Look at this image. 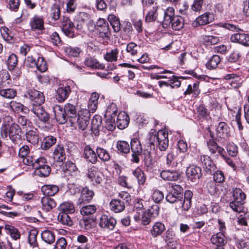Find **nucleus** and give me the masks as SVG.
<instances>
[{
  "label": "nucleus",
  "mask_w": 249,
  "mask_h": 249,
  "mask_svg": "<svg viewBox=\"0 0 249 249\" xmlns=\"http://www.w3.org/2000/svg\"><path fill=\"white\" fill-rule=\"evenodd\" d=\"M56 142V139L52 136L45 137L42 142L41 147L43 150H47L54 144Z\"/></svg>",
  "instance_id": "obj_41"
},
{
  "label": "nucleus",
  "mask_w": 249,
  "mask_h": 249,
  "mask_svg": "<svg viewBox=\"0 0 249 249\" xmlns=\"http://www.w3.org/2000/svg\"><path fill=\"white\" fill-rule=\"evenodd\" d=\"M97 206L93 204H89L82 206L80 209V213L83 215H93L97 211Z\"/></svg>",
  "instance_id": "obj_43"
},
{
  "label": "nucleus",
  "mask_w": 249,
  "mask_h": 249,
  "mask_svg": "<svg viewBox=\"0 0 249 249\" xmlns=\"http://www.w3.org/2000/svg\"><path fill=\"white\" fill-rule=\"evenodd\" d=\"M199 84L196 82L193 85L190 84L188 86L187 89L184 91L185 95L193 94V96L196 97L200 93V90L199 89Z\"/></svg>",
  "instance_id": "obj_40"
},
{
  "label": "nucleus",
  "mask_w": 249,
  "mask_h": 249,
  "mask_svg": "<svg viewBox=\"0 0 249 249\" xmlns=\"http://www.w3.org/2000/svg\"><path fill=\"white\" fill-rule=\"evenodd\" d=\"M147 143L149 144L151 148L154 149L156 145L160 151H165L169 145L168 133L162 130L157 132L151 129L149 133Z\"/></svg>",
  "instance_id": "obj_2"
},
{
  "label": "nucleus",
  "mask_w": 249,
  "mask_h": 249,
  "mask_svg": "<svg viewBox=\"0 0 249 249\" xmlns=\"http://www.w3.org/2000/svg\"><path fill=\"white\" fill-rule=\"evenodd\" d=\"M129 116L125 112H120L117 118L116 125L120 129L126 127L129 123Z\"/></svg>",
  "instance_id": "obj_23"
},
{
  "label": "nucleus",
  "mask_w": 249,
  "mask_h": 249,
  "mask_svg": "<svg viewBox=\"0 0 249 249\" xmlns=\"http://www.w3.org/2000/svg\"><path fill=\"white\" fill-rule=\"evenodd\" d=\"M170 25L172 28L176 31H179L183 28L184 25V20L182 17L176 16L173 18Z\"/></svg>",
  "instance_id": "obj_38"
},
{
  "label": "nucleus",
  "mask_w": 249,
  "mask_h": 249,
  "mask_svg": "<svg viewBox=\"0 0 249 249\" xmlns=\"http://www.w3.org/2000/svg\"><path fill=\"white\" fill-rule=\"evenodd\" d=\"M200 161L203 168L207 171H211L214 169V164L210 157L207 155H202L200 156Z\"/></svg>",
  "instance_id": "obj_39"
},
{
  "label": "nucleus",
  "mask_w": 249,
  "mask_h": 249,
  "mask_svg": "<svg viewBox=\"0 0 249 249\" xmlns=\"http://www.w3.org/2000/svg\"><path fill=\"white\" fill-rule=\"evenodd\" d=\"M58 221L64 225L71 226L73 224L72 220L68 213H60L57 217Z\"/></svg>",
  "instance_id": "obj_57"
},
{
  "label": "nucleus",
  "mask_w": 249,
  "mask_h": 249,
  "mask_svg": "<svg viewBox=\"0 0 249 249\" xmlns=\"http://www.w3.org/2000/svg\"><path fill=\"white\" fill-rule=\"evenodd\" d=\"M53 111L56 121L60 124H64L68 120V117L64 108L56 105L53 107Z\"/></svg>",
  "instance_id": "obj_14"
},
{
  "label": "nucleus",
  "mask_w": 249,
  "mask_h": 249,
  "mask_svg": "<svg viewBox=\"0 0 249 249\" xmlns=\"http://www.w3.org/2000/svg\"><path fill=\"white\" fill-rule=\"evenodd\" d=\"M37 157L33 155L32 153L30 155L23 158V163L28 166L34 168L36 162L37 161Z\"/></svg>",
  "instance_id": "obj_58"
},
{
  "label": "nucleus",
  "mask_w": 249,
  "mask_h": 249,
  "mask_svg": "<svg viewBox=\"0 0 249 249\" xmlns=\"http://www.w3.org/2000/svg\"><path fill=\"white\" fill-rule=\"evenodd\" d=\"M42 240L48 244H52L55 241V235L53 232L49 230H45L41 234Z\"/></svg>",
  "instance_id": "obj_37"
},
{
  "label": "nucleus",
  "mask_w": 249,
  "mask_h": 249,
  "mask_svg": "<svg viewBox=\"0 0 249 249\" xmlns=\"http://www.w3.org/2000/svg\"><path fill=\"white\" fill-rule=\"evenodd\" d=\"M18 62V57L14 53L9 55L7 60V65L9 71H13L17 65Z\"/></svg>",
  "instance_id": "obj_63"
},
{
  "label": "nucleus",
  "mask_w": 249,
  "mask_h": 249,
  "mask_svg": "<svg viewBox=\"0 0 249 249\" xmlns=\"http://www.w3.org/2000/svg\"><path fill=\"white\" fill-rule=\"evenodd\" d=\"M233 200L241 202L244 203V201L246 198V195L239 188H235L233 191Z\"/></svg>",
  "instance_id": "obj_61"
},
{
  "label": "nucleus",
  "mask_w": 249,
  "mask_h": 249,
  "mask_svg": "<svg viewBox=\"0 0 249 249\" xmlns=\"http://www.w3.org/2000/svg\"><path fill=\"white\" fill-rule=\"evenodd\" d=\"M44 22L42 16L35 15L30 18L29 25L33 31H43L44 30Z\"/></svg>",
  "instance_id": "obj_13"
},
{
  "label": "nucleus",
  "mask_w": 249,
  "mask_h": 249,
  "mask_svg": "<svg viewBox=\"0 0 249 249\" xmlns=\"http://www.w3.org/2000/svg\"><path fill=\"white\" fill-rule=\"evenodd\" d=\"M207 144L208 148L211 154L224 156V149L219 146L213 139L209 140Z\"/></svg>",
  "instance_id": "obj_20"
},
{
  "label": "nucleus",
  "mask_w": 249,
  "mask_h": 249,
  "mask_svg": "<svg viewBox=\"0 0 249 249\" xmlns=\"http://www.w3.org/2000/svg\"><path fill=\"white\" fill-rule=\"evenodd\" d=\"M9 108L16 113L23 112L25 114L29 113L30 109L20 103L16 101H11L8 104Z\"/></svg>",
  "instance_id": "obj_22"
},
{
  "label": "nucleus",
  "mask_w": 249,
  "mask_h": 249,
  "mask_svg": "<svg viewBox=\"0 0 249 249\" xmlns=\"http://www.w3.org/2000/svg\"><path fill=\"white\" fill-rule=\"evenodd\" d=\"M53 164L56 166H61L63 165V162L66 159L65 151L63 146L57 145L55 147L53 152Z\"/></svg>",
  "instance_id": "obj_11"
},
{
  "label": "nucleus",
  "mask_w": 249,
  "mask_h": 249,
  "mask_svg": "<svg viewBox=\"0 0 249 249\" xmlns=\"http://www.w3.org/2000/svg\"><path fill=\"white\" fill-rule=\"evenodd\" d=\"M193 193L190 190L185 191L183 197V189L180 185L173 183L172 190L165 197L167 202L170 203H179L181 205L182 210L188 211L191 207Z\"/></svg>",
  "instance_id": "obj_1"
},
{
  "label": "nucleus",
  "mask_w": 249,
  "mask_h": 249,
  "mask_svg": "<svg viewBox=\"0 0 249 249\" xmlns=\"http://www.w3.org/2000/svg\"><path fill=\"white\" fill-rule=\"evenodd\" d=\"M51 171V169L49 165L44 166L42 167H39V168L36 167L34 174L40 177L45 178L50 175Z\"/></svg>",
  "instance_id": "obj_45"
},
{
  "label": "nucleus",
  "mask_w": 249,
  "mask_h": 249,
  "mask_svg": "<svg viewBox=\"0 0 249 249\" xmlns=\"http://www.w3.org/2000/svg\"><path fill=\"white\" fill-rule=\"evenodd\" d=\"M110 210L115 213L123 212L125 207V202L120 199H113L109 202Z\"/></svg>",
  "instance_id": "obj_25"
},
{
  "label": "nucleus",
  "mask_w": 249,
  "mask_h": 249,
  "mask_svg": "<svg viewBox=\"0 0 249 249\" xmlns=\"http://www.w3.org/2000/svg\"><path fill=\"white\" fill-rule=\"evenodd\" d=\"M99 98V95L97 93L93 92L91 93L88 105V109L91 111V113H94L97 109Z\"/></svg>",
  "instance_id": "obj_32"
},
{
  "label": "nucleus",
  "mask_w": 249,
  "mask_h": 249,
  "mask_svg": "<svg viewBox=\"0 0 249 249\" xmlns=\"http://www.w3.org/2000/svg\"><path fill=\"white\" fill-rule=\"evenodd\" d=\"M212 18L213 15L207 12L197 18L193 24L194 26L206 25L212 21Z\"/></svg>",
  "instance_id": "obj_27"
},
{
  "label": "nucleus",
  "mask_w": 249,
  "mask_h": 249,
  "mask_svg": "<svg viewBox=\"0 0 249 249\" xmlns=\"http://www.w3.org/2000/svg\"><path fill=\"white\" fill-rule=\"evenodd\" d=\"M41 203L43 210L46 212H49L56 206L55 200L49 196L43 197L41 199Z\"/></svg>",
  "instance_id": "obj_33"
},
{
  "label": "nucleus",
  "mask_w": 249,
  "mask_h": 249,
  "mask_svg": "<svg viewBox=\"0 0 249 249\" xmlns=\"http://www.w3.org/2000/svg\"><path fill=\"white\" fill-rule=\"evenodd\" d=\"M31 111L36 115L38 120L42 123H47L50 120L49 114L45 111L42 105L34 106L31 107Z\"/></svg>",
  "instance_id": "obj_9"
},
{
  "label": "nucleus",
  "mask_w": 249,
  "mask_h": 249,
  "mask_svg": "<svg viewBox=\"0 0 249 249\" xmlns=\"http://www.w3.org/2000/svg\"><path fill=\"white\" fill-rule=\"evenodd\" d=\"M83 157L87 161L95 164L98 161L96 150H93L89 145H86L84 149Z\"/></svg>",
  "instance_id": "obj_16"
},
{
  "label": "nucleus",
  "mask_w": 249,
  "mask_h": 249,
  "mask_svg": "<svg viewBox=\"0 0 249 249\" xmlns=\"http://www.w3.org/2000/svg\"><path fill=\"white\" fill-rule=\"evenodd\" d=\"M220 62V56L218 55H213L206 63V66L209 69H214L217 67Z\"/></svg>",
  "instance_id": "obj_52"
},
{
  "label": "nucleus",
  "mask_w": 249,
  "mask_h": 249,
  "mask_svg": "<svg viewBox=\"0 0 249 249\" xmlns=\"http://www.w3.org/2000/svg\"><path fill=\"white\" fill-rule=\"evenodd\" d=\"M102 123V118L100 116L95 115L92 120L91 123V129L93 133L96 134L98 133V130L101 127Z\"/></svg>",
  "instance_id": "obj_48"
},
{
  "label": "nucleus",
  "mask_w": 249,
  "mask_h": 249,
  "mask_svg": "<svg viewBox=\"0 0 249 249\" xmlns=\"http://www.w3.org/2000/svg\"><path fill=\"white\" fill-rule=\"evenodd\" d=\"M157 9L158 6L157 5L153 6L152 9L150 10L146 15L145 20L146 22H152L156 19Z\"/></svg>",
  "instance_id": "obj_62"
},
{
  "label": "nucleus",
  "mask_w": 249,
  "mask_h": 249,
  "mask_svg": "<svg viewBox=\"0 0 249 249\" xmlns=\"http://www.w3.org/2000/svg\"><path fill=\"white\" fill-rule=\"evenodd\" d=\"M116 223L117 221L114 217L105 214L100 218L99 225L103 228L112 230L114 229Z\"/></svg>",
  "instance_id": "obj_15"
},
{
  "label": "nucleus",
  "mask_w": 249,
  "mask_h": 249,
  "mask_svg": "<svg viewBox=\"0 0 249 249\" xmlns=\"http://www.w3.org/2000/svg\"><path fill=\"white\" fill-rule=\"evenodd\" d=\"M59 210L61 213H73L75 212V208L72 203L65 202L61 204L59 206Z\"/></svg>",
  "instance_id": "obj_42"
},
{
  "label": "nucleus",
  "mask_w": 249,
  "mask_h": 249,
  "mask_svg": "<svg viewBox=\"0 0 249 249\" xmlns=\"http://www.w3.org/2000/svg\"><path fill=\"white\" fill-rule=\"evenodd\" d=\"M26 138L27 141L32 144H36L38 142L39 136L36 129L31 130L26 133Z\"/></svg>",
  "instance_id": "obj_44"
},
{
  "label": "nucleus",
  "mask_w": 249,
  "mask_h": 249,
  "mask_svg": "<svg viewBox=\"0 0 249 249\" xmlns=\"http://www.w3.org/2000/svg\"><path fill=\"white\" fill-rule=\"evenodd\" d=\"M118 50L117 48L107 52L104 55V58L108 62H115L117 60Z\"/></svg>",
  "instance_id": "obj_50"
},
{
  "label": "nucleus",
  "mask_w": 249,
  "mask_h": 249,
  "mask_svg": "<svg viewBox=\"0 0 249 249\" xmlns=\"http://www.w3.org/2000/svg\"><path fill=\"white\" fill-rule=\"evenodd\" d=\"M226 149L229 155L232 157H235L238 154V147L233 142H229L226 146Z\"/></svg>",
  "instance_id": "obj_64"
},
{
  "label": "nucleus",
  "mask_w": 249,
  "mask_h": 249,
  "mask_svg": "<svg viewBox=\"0 0 249 249\" xmlns=\"http://www.w3.org/2000/svg\"><path fill=\"white\" fill-rule=\"evenodd\" d=\"M219 41L218 37L213 36H205L203 37L202 43L205 46H211L217 44Z\"/></svg>",
  "instance_id": "obj_54"
},
{
  "label": "nucleus",
  "mask_w": 249,
  "mask_h": 249,
  "mask_svg": "<svg viewBox=\"0 0 249 249\" xmlns=\"http://www.w3.org/2000/svg\"><path fill=\"white\" fill-rule=\"evenodd\" d=\"M95 195L93 190L86 186L82 188L81 195L78 198L76 204L80 207L86 203H89L93 199Z\"/></svg>",
  "instance_id": "obj_8"
},
{
  "label": "nucleus",
  "mask_w": 249,
  "mask_h": 249,
  "mask_svg": "<svg viewBox=\"0 0 249 249\" xmlns=\"http://www.w3.org/2000/svg\"><path fill=\"white\" fill-rule=\"evenodd\" d=\"M70 92L71 88L69 86L58 88L56 91V99L59 102H63L68 97Z\"/></svg>",
  "instance_id": "obj_24"
},
{
  "label": "nucleus",
  "mask_w": 249,
  "mask_h": 249,
  "mask_svg": "<svg viewBox=\"0 0 249 249\" xmlns=\"http://www.w3.org/2000/svg\"><path fill=\"white\" fill-rule=\"evenodd\" d=\"M132 151L131 161L138 163L140 161V157L142 154V149L140 142L138 139H132L130 142Z\"/></svg>",
  "instance_id": "obj_5"
},
{
  "label": "nucleus",
  "mask_w": 249,
  "mask_h": 249,
  "mask_svg": "<svg viewBox=\"0 0 249 249\" xmlns=\"http://www.w3.org/2000/svg\"><path fill=\"white\" fill-rule=\"evenodd\" d=\"M75 27L73 23L68 18L63 21L62 30L67 36L73 38L75 36Z\"/></svg>",
  "instance_id": "obj_17"
},
{
  "label": "nucleus",
  "mask_w": 249,
  "mask_h": 249,
  "mask_svg": "<svg viewBox=\"0 0 249 249\" xmlns=\"http://www.w3.org/2000/svg\"><path fill=\"white\" fill-rule=\"evenodd\" d=\"M84 63L86 66L93 69L104 70L105 69L104 64L100 63L97 59L92 57L86 58Z\"/></svg>",
  "instance_id": "obj_29"
},
{
  "label": "nucleus",
  "mask_w": 249,
  "mask_h": 249,
  "mask_svg": "<svg viewBox=\"0 0 249 249\" xmlns=\"http://www.w3.org/2000/svg\"><path fill=\"white\" fill-rule=\"evenodd\" d=\"M68 118H74L76 116L77 110L76 107L70 103L66 104L63 107Z\"/></svg>",
  "instance_id": "obj_53"
},
{
  "label": "nucleus",
  "mask_w": 249,
  "mask_h": 249,
  "mask_svg": "<svg viewBox=\"0 0 249 249\" xmlns=\"http://www.w3.org/2000/svg\"><path fill=\"white\" fill-rule=\"evenodd\" d=\"M25 96L30 99L32 107L41 105L45 102L44 94L34 89H29Z\"/></svg>",
  "instance_id": "obj_4"
},
{
  "label": "nucleus",
  "mask_w": 249,
  "mask_h": 249,
  "mask_svg": "<svg viewBox=\"0 0 249 249\" xmlns=\"http://www.w3.org/2000/svg\"><path fill=\"white\" fill-rule=\"evenodd\" d=\"M4 131L6 137L9 136L10 140L14 143H17L21 139V128L16 123L5 125Z\"/></svg>",
  "instance_id": "obj_3"
},
{
  "label": "nucleus",
  "mask_w": 249,
  "mask_h": 249,
  "mask_svg": "<svg viewBox=\"0 0 249 249\" xmlns=\"http://www.w3.org/2000/svg\"><path fill=\"white\" fill-rule=\"evenodd\" d=\"M216 134L221 139L227 140L230 137V128L225 122L218 123L216 127Z\"/></svg>",
  "instance_id": "obj_12"
},
{
  "label": "nucleus",
  "mask_w": 249,
  "mask_h": 249,
  "mask_svg": "<svg viewBox=\"0 0 249 249\" xmlns=\"http://www.w3.org/2000/svg\"><path fill=\"white\" fill-rule=\"evenodd\" d=\"M212 243L215 246L214 249H224V246L227 241L222 232H218L212 236L211 239Z\"/></svg>",
  "instance_id": "obj_18"
},
{
  "label": "nucleus",
  "mask_w": 249,
  "mask_h": 249,
  "mask_svg": "<svg viewBox=\"0 0 249 249\" xmlns=\"http://www.w3.org/2000/svg\"><path fill=\"white\" fill-rule=\"evenodd\" d=\"M59 167V169L61 168L64 172L68 173L71 176L76 175L77 173L78 172V169L75 164L70 160L66 161L64 165Z\"/></svg>",
  "instance_id": "obj_30"
},
{
  "label": "nucleus",
  "mask_w": 249,
  "mask_h": 249,
  "mask_svg": "<svg viewBox=\"0 0 249 249\" xmlns=\"http://www.w3.org/2000/svg\"><path fill=\"white\" fill-rule=\"evenodd\" d=\"M17 91L13 89H0V95L6 99H11L14 98L17 96Z\"/></svg>",
  "instance_id": "obj_47"
},
{
  "label": "nucleus",
  "mask_w": 249,
  "mask_h": 249,
  "mask_svg": "<svg viewBox=\"0 0 249 249\" xmlns=\"http://www.w3.org/2000/svg\"><path fill=\"white\" fill-rule=\"evenodd\" d=\"M132 174L133 176L137 178L138 184L139 185L144 184L146 180V177L144 173L140 168H137L134 170H133Z\"/></svg>",
  "instance_id": "obj_51"
},
{
  "label": "nucleus",
  "mask_w": 249,
  "mask_h": 249,
  "mask_svg": "<svg viewBox=\"0 0 249 249\" xmlns=\"http://www.w3.org/2000/svg\"><path fill=\"white\" fill-rule=\"evenodd\" d=\"M232 34L230 40L232 42L240 44L246 47H249V35L244 33L242 30Z\"/></svg>",
  "instance_id": "obj_10"
},
{
  "label": "nucleus",
  "mask_w": 249,
  "mask_h": 249,
  "mask_svg": "<svg viewBox=\"0 0 249 249\" xmlns=\"http://www.w3.org/2000/svg\"><path fill=\"white\" fill-rule=\"evenodd\" d=\"M164 240L168 248L174 249L176 247L177 241L174 231L171 229H168L165 232Z\"/></svg>",
  "instance_id": "obj_19"
},
{
  "label": "nucleus",
  "mask_w": 249,
  "mask_h": 249,
  "mask_svg": "<svg viewBox=\"0 0 249 249\" xmlns=\"http://www.w3.org/2000/svg\"><path fill=\"white\" fill-rule=\"evenodd\" d=\"M160 176L164 180L176 181L179 178L180 175L177 171L163 170L160 173Z\"/></svg>",
  "instance_id": "obj_28"
},
{
  "label": "nucleus",
  "mask_w": 249,
  "mask_h": 249,
  "mask_svg": "<svg viewBox=\"0 0 249 249\" xmlns=\"http://www.w3.org/2000/svg\"><path fill=\"white\" fill-rule=\"evenodd\" d=\"M96 34L99 38L104 42H107L110 40L111 32L109 26L95 28Z\"/></svg>",
  "instance_id": "obj_26"
},
{
  "label": "nucleus",
  "mask_w": 249,
  "mask_h": 249,
  "mask_svg": "<svg viewBox=\"0 0 249 249\" xmlns=\"http://www.w3.org/2000/svg\"><path fill=\"white\" fill-rule=\"evenodd\" d=\"M38 231L36 229L31 230L28 234V242L30 246L33 248L37 246V236Z\"/></svg>",
  "instance_id": "obj_56"
},
{
  "label": "nucleus",
  "mask_w": 249,
  "mask_h": 249,
  "mask_svg": "<svg viewBox=\"0 0 249 249\" xmlns=\"http://www.w3.org/2000/svg\"><path fill=\"white\" fill-rule=\"evenodd\" d=\"M165 230L164 224L160 222H156L150 230V233L154 238L161 235Z\"/></svg>",
  "instance_id": "obj_31"
},
{
  "label": "nucleus",
  "mask_w": 249,
  "mask_h": 249,
  "mask_svg": "<svg viewBox=\"0 0 249 249\" xmlns=\"http://www.w3.org/2000/svg\"><path fill=\"white\" fill-rule=\"evenodd\" d=\"M64 51L66 54L71 57H78L81 52L80 48L77 47H67Z\"/></svg>",
  "instance_id": "obj_60"
},
{
  "label": "nucleus",
  "mask_w": 249,
  "mask_h": 249,
  "mask_svg": "<svg viewBox=\"0 0 249 249\" xmlns=\"http://www.w3.org/2000/svg\"><path fill=\"white\" fill-rule=\"evenodd\" d=\"M140 46L134 42H131L127 44L126 51L131 56L137 55L140 50Z\"/></svg>",
  "instance_id": "obj_55"
},
{
  "label": "nucleus",
  "mask_w": 249,
  "mask_h": 249,
  "mask_svg": "<svg viewBox=\"0 0 249 249\" xmlns=\"http://www.w3.org/2000/svg\"><path fill=\"white\" fill-rule=\"evenodd\" d=\"M86 175L90 181H95L98 184H101L104 179V174L94 165L88 168Z\"/></svg>",
  "instance_id": "obj_7"
},
{
  "label": "nucleus",
  "mask_w": 249,
  "mask_h": 249,
  "mask_svg": "<svg viewBox=\"0 0 249 249\" xmlns=\"http://www.w3.org/2000/svg\"><path fill=\"white\" fill-rule=\"evenodd\" d=\"M175 16L174 9L171 7H168L164 13L163 20L162 22L163 27L167 28L170 27L172 20Z\"/></svg>",
  "instance_id": "obj_21"
},
{
  "label": "nucleus",
  "mask_w": 249,
  "mask_h": 249,
  "mask_svg": "<svg viewBox=\"0 0 249 249\" xmlns=\"http://www.w3.org/2000/svg\"><path fill=\"white\" fill-rule=\"evenodd\" d=\"M117 147L120 153L127 154L130 152L129 144L125 141H118L117 143Z\"/></svg>",
  "instance_id": "obj_59"
},
{
  "label": "nucleus",
  "mask_w": 249,
  "mask_h": 249,
  "mask_svg": "<svg viewBox=\"0 0 249 249\" xmlns=\"http://www.w3.org/2000/svg\"><path fill=\"white\" fill-rule=\"evenodd\" d=\"M4 229L6 233L9 234L13 239L17 240L20 238L21 234L20 232L13 225L5 224L4 225Z\"/></svg>",
  "instance_id": "obj_35"
},
{
  "label": "nucleus",
  "mask_w": 249,
  "mask_h": 249,
  "mask_svg": "<svg viewBox=\"0 0 249 249\" xmlns=\"http://www.w3.org/2000/svg\"><path fill=\"white\" fill-rule=\"evenodd\" d=\"M108 20L111 25L114 31L118 32L121 29V24L119 19L114 15H109L108 17Z\"/></svg>",
  "instance_id": "obj_49"
},
{
  "label": "nucleus",
  "mask_w": 249,
  "mask_h": 249,
  "mask_svg": "<svg viewBox=\"0 0 249 249\" xmlns=\"http://www.w3.org/2000/svg\"><path fill=\"white\" fill-rule=\"evenodd\" d=\"M186 175L188 180L196 183L202 176L201 169L197 166H189L186 169Z\"/></svg>",
  "instance_id": "obj_6"
},
{
  "label": "nucleus",
  "mask_w": 249,
  "mask_h": 249,
  "mask_svg": "<svg viewBox=\"0 0 249 249\" xmlns=\"http://www.w3.org/2000/svg\"><path fill=\"white\" fill-rule=\"evenodd\" d=\"M96 150L97 158H98L103 162H107L110 160L111 156L107 149L97 146Z\"/></svg>",
  "instance_id": "obj_36"
},
{
  "label": "nucleus",
  "mask_w": 249,
  "mask_h": 249,
  "mask_svg": "<svg viewBox=\"0 0 249 249\" xmlns=\"http://www.w3.org/2000/svg\"><path fill=\"white\" fill-rule=\"evenodd\" d=\"M50 18L54 21L58 20L60 18V10L59 6L56 3H54L51 6L49 12Z\"/></svg>",
  "instance_id": "obj_46"
},
{
  "label": "nucleus",
  "mask_w": 249,
  "mask_h": 249,
  "mask_svg": "<svg viewBox=\"0 0 249 249\" xmlns=\"http://www.w3.org/2000/svg\"><path fill=\"white\" fill-rule=\"evenodd\" d=\"M59 191V188L55 185H44L41 187V191L46 196H53Z\"/></svg>",
  "instance_id": "obj_34"
}]
</instances>
